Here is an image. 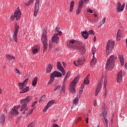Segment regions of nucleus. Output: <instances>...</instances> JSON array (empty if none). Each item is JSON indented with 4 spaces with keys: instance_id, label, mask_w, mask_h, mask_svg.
<instances>
[{
    "instance_id": "603ef678",
    "label": "nucleus",
    "mask_w": 127,
    "mask_h": 127,
    "mask_svg": "<svg viewBox=\"0 0 127 127\" xmlns=\"http://www.w3.org/2000/svg\"><path fill=\"white\" fill-rule=\"evenodd\" d=\"M69 43L71 44H74V43H76V40H70Z\"/></svg>"
},
{
    "instance_id": "b1692460",
    "label": "nucleus",
    "mask_w": 127,
    "mask_h": 127,
    "mask_svg": "<svg viewBox=\"0 0 127 127\" xmlns=\"http://www.w3.org/2000/svg\"><path fill=\"white\" fill-rule=\"evenodd\" d=\"M52 69H53V66L52 65L49 64L47 68V73H50V72H51Z\"/></svg>"
},
{
    "instance_id": "8fccbe9b",
    "label": "nucleus",
    "mask_w": 127,
    "mask_h": 127,
    "mask_svg": "<svg viewBox=\"0 0 127 127\" xmlns=\"http://www.w3.org/2000/svg\"><path fill=\"white\" fill-rule=\"evenodd\" d=\"M62 90L63 93H65V85H64V84H63L62 86Z\"/></svg>"
},
{
    "instance_id": "4468645a",
    "label": "nucleus",
    "mask_w": 127,
    "mask_h": 127,
    "mask_svg": "<svg viewBox=\"0 0 127 127\" xmlns=\"http://www.w3.org/2000/svg\"><path fill=\"white\" fill-rule=\"evenodd\" d=\"M101 88H102V83H98L97 85V88L95 92V96H98L99 93L101 91Z\"/></svg>"
},
{
    "instance_id": "cd10ccee",
    "label": "nucleus",
    "mask_w": 127,
    "mask_h": 127,
    "mask_svg": "<svg viewBox=\"0 0 127 127\" xmlns=\"http://www.w3.org/2000/svg\"><path fill=\"white\" fill-rule=\"evenodd\" d=\"M55 103H56L55 100H52V101H50L49 102H48V104H47V105L49 108L50 107H51V106H52V105H54V104H55Z\"/></svg>"
},
{
    "instance_id": "c03bdc74",
    "label": "nucleus",
    "mask_w": 127,
    "mask_h": 127,
    "mask_svg": "<svg viewBox=\"0 0 127 127\" xmlns=\"http://www.w3.org/2000/svg\"><path fill=\"white\" fill-rule=\"evenodd\" d=\"M67 46L69 47V48H72L73 45H72V44L69 42L67 43Z\"/></svg>"
},
{
    "instance_id": "ea45409f",
    "label": "nucleus",
    "mask_w": 127,
    "mask_h": 127,
    "mask_svg": "<svg viewBox=\"0 0 127 127\" xmlns=\"http://www.w3.org/2000/svg\"><path fill=\"white\" fill-rule=\"evenodd\" d=\"M60 29V27H59V25H58L57 27L55 29V32H57V33H59V32H58V30Z\"/></svg>"
},
{
    "instance_id": "e2e57ef3",
    "label": "nucleus",
    "mask_w": 127,
    "mask_h": 127,
    "mask_svg": "<svg viewBox=\"0 0 127 127\" xmlns=\"http://www.w3.org/2000/svg\"><path fill=\"white\" fill-rule=\"evenodd\" d=\"M14 18H15V16H13V15H12V16H11V19L12 20H13V19H14Z\"/></svg>"
},
{
    "instance_id": "f257e3e1",
    "label": "nucleus",
    "mask_w": 127,
    "mask_h": 127,
    "mask_svg": "<svg viewBox=\"0 0 127 127\" xmlns=\"http://www.w3.org/2000/svg\"><path fill=\"white\" fill-rule=\"evenodd\" d=\"M31 100H32V97L29 96L20 101V103L21 104L20 111L21 112H22H22L23 115H25V114H26L25 112H26L28 109V108H27V105L29 104V102H31Z\"/></svg>"
},
{
    "instance_id": "58836bf2",
    "label": "nucleus",
    "mask_w": 127,
    "mask_h": 127,
    "mask_svg": "<svg viewBox=\"0 0 127 127\" xmlns=\"http://www.w3.org/2000/svg\"><path fill=\"white\" fill-rule=\"evenodd\" d=\"M60 88H61V85H58L56 87V88H54V91L55 92V91H57V90H58V89H60Z\"/></svg>"
},
{
    "instance_id": "a19ab883",
    "label": "nucleus",
    "mask_w": 127,
    "mask_h": 127,
    "mask_svg": "<svg viewBox=\"0 0 127 127\" xmlns=\"http://www.w3.org/2000/svg\"><path fill=\"white\" fill-rule=\"evenodd\" d=\"M91 22H94V23H97V22H98V19L94 18L92 20H91Z\"/></svg>"
},
{
    "instance_id": "c9c22d12",
    "label": "nucleus",
    "mask_w": 127,
    "mask_h": 127,
    "mask_svg": "<svg viewBox=\"0 0 127 127\" xmlns=\"http://www.w3.org/2000/svg\"><path fill=\"white\" fill-rule=\"evenodd\" d=\"M83 60H78L77 61V63L78 64V65H83Z\"/></svg>"
},
{
    "instance_id": "4be33fe9",
    "label": "nucleus",
    "mask_w": 127,
    "mask_h": 127,
    "mask_svg": "<svg viewBox=\"0 0 127 127\" xmlns=\"http://www.w3.org/2000/svg\"><path fill=\"white\" fill-rule=\"evenodd\" d=\"M97 63V59L95 58V56H93V59L91 60V61L90 62V65H96Z\"/></svg>"
},
{
    "instance_id": "09e8293b",
    "label": "nucleus",
    "mask_w": 127,
    "mask_h": 127,
    "mask_svg": "<svg viewBox=\"0 0 127 127\" xmlns=\"http://www.w3.org/2000/svg\"><path fill=\"white\" fill-rule=\"evenodd\" d=\"M88 34H93L94 35V31L93 30H90L88 31Z\"/></svg>"
},
{
    "instance_id": "6e6552de",
    "label": "nucleus",
    "mask_w": 127,
    "mask_h": 127,
    "mask_svg": "<svg viewBox=\"0 0 127 127\" xmlns=\"http://www.w3.org/2000/svg\"><path fill=\"white\" fill-rule=\"evenodd\" d=\"M39 3L40 1L39 0H36L35 2V10L34 12V16H36L37 15V13L39 10Z\"/></svg>"
},
{
    "instance_id": "393cba45",
    "label": "nucleus",
    "mask_w": 127,
    "mask_h": 127,
    "mask_svg": "<svg viewBox=\"0 0 127 127\" xmlns=\"http://www.w3.org/2000/svg\"><path fill=\"white\" fill-rule=\"evenodd\" d=\"M74 4H75V2L74 0L71 1L70 4V12L73 11V7H74Z\"/></svg>"
},
{
    "instance_id": "3c124183",
    "label": "nucleus",
    "mask_w": 127,
    "mask_h": 127,
    "mask_svg": "<svg viewBox=\"0 0 127 127\" xmlns=\"http://www.w3.org/2000/svg\"><path fill=\"white\" fill-rule=\"evenodd\" d=\"M36 104H37V101H34V102H33L31 106L32 107H33L35 105H36Z\"/></svg>"
},
{
    "instance_id": "13d9d810",
    "label": "nucleus",
    "mask_w": 127,
    "mask_h": 127,
    "mask_svg": "<svg viewBox=\"0 0 127 127\" xmlns=\"http://www.w3.org/2000/svg\"><path fill=\"white\" fill-rule=\"evenodd\" d=\"M85 122L86 124H89V118H86Z\"/></svg>"
},
{
    "instance_id": "e433bc0d",
    "label": "nucleus",
    "mask_w": 127,
    "mask_h": 127,
    "mask_svg": "<svg viewBox=\"0 0 127 127\" xmlns=\"http://www.w3.org/2000/svg\"><path fill=\"white\" fill-rule=\"evenodd\" d=\"M96 52H97V51H96V49L93 47L92 49V53L93 56L95 55V54H96Z\"/></svg>"
},
{
    "instance_id": "79ce46f5",
    "label": "nucleus",
    "mask_w": 127,
    "mask_h": 127,
    "mask_svg": "<svg viewBox=\"0 0 127 127\" xmlns=\"http://www.w3.org/2000/svg\"><path fill=\"white\" fill-rule=\"evenodd\" d=\"M44 98H45V95L42 96V97L40 98L39 103H40V102H42V101L44 100Z\"/></svg>"
},
{
    "instance_id": "39448f33",
    "label": "nucleus",
    "mask_w": 127,
    "mask_h": 127,
    "mask_svg": "<svg viewBox=\"0 0 127 127\" xmlns=\"http://www.w3.org/2000/svg\"><path fill=\"white\" fill-rule=\"evenodd\" d=\"M114 47H115V41H109L106 47V52L108 54H110L114 50Z\"/></svg>"
},
{
    "instance_id": "4d7b16f0",
    "label": "nucleus",
    "mask_w": 127,
    "mask_h": 127,
    "mask_svg": "<svg viewBox=\"0 0 127 127\" xmlns=\"http://www.w3.org/2000/svg\"><path fill=\"white\" fill-rule=\"evenodd\" d=\"M87 11L90 12V13H93V10H92V9H89L87 10Z\"/></svg>"
},
{
    "instance_id": "ddd939ff",
    "label": "nucleus",
    "mask_w": 127,
    "mask_h": 127,
    "mask_svg": "<svg viewBox=\"0 0 127 127\" xmlns=\"http://www.w3.org/2000/svg\"><path fill=\"white\" fill-rule=\"evenodd\" d=\"M117 80L118 82H120L123 80V71L121 70L117 74Z\"/></svg>"
},
{
    "instance_id": "7c9ffc66",
    "label": "nucleus",
    "mask_w": 127,
    "mask_h": 127,
    "mask_svg": "<svg viewBox=\"0 0 127 127\" xmlns=\"http://www.w3.org/2000/svg\"><path fill=\"white\" fill-rule=\"evenodd\" d=\"M37 77H35L32 81V85L33 86H36V84H37Z\"/></svg>"
},
{
    "instance_id": "f8f14e48",
    "label": "nucleus",
    "mask_w": 127,
    "mask_h": 127,
    "mask_svg": "<svg viewBox=\"0 0 127 127\" xmlns=\"http://www.w3.org/2000/svg\"><path fill=\"white\" fill-rule=\"evenodd\" d=\"M84 3V1L82 0L78 2L79 6L76 12V14H79L81 12V10H82V8L83 7V4Z\"/></svg>"
},
{
    "instance_id": "6e6d98bb",
    "label": "nucleus",
    "mask_w": 127,
    "mask_h": 127,
    "mask_svg": "<svg viewBox=\"0 0 127 127\" xmlns=\"http://www.w3.org/2000/svg\"><path fill=\"white\" fill-rule=\"evenodd\" d=\"M32 2H33V0H30L29 3L27 4V5H30V4H31V3H32Z\"/></svg>"
},
{
    "instance_id": "412c9836",
    "label": "nucleus",
    "mask_w": 127,
    "mask_h": 127,
    "mask_svg": "<svg viewBox=\"0 0 127 127\" xmlns=\"http://www.w3.org/2000/svg\"><path fill=\"white\" fill-rule=\"evenodd\" d=\"M7 59H8V61H14L15 58L13 57L12 56H10L9 55H7L6 56Z\"/></svg>"
},
{
    "instance_id": "f3484780",
    "label": "nucleus",
    "mask_w": 127,
    "mask_h": 127,
    "mask_svg": "<svg viewBox=\"0 0 127 127\" xmlns=\"http://www.w3.org/2000/svg\"><path fill=\"white\" fill-rule=\"evenodd\" d=\"M81 35H82L83 38H84V39H87V38L89 37V34L88 33L87 31H83L81 33Z\"/></svg>"
},
{
    "instance_id": "4c0bfd02",
    "label": "nucleus",
    "mask_w": 127,
    "mask_h": 127,
    "mask_svg": "<svg viewBox=\"0 0 127 127\" xmlns=\"http://www.w3.org/2000/svg\"><path fill=\"white\" fill-rule=\"evenodd\" d=\"M60 70L62 72L63 75H65V74H66V72H65V69H64V67Z\"/></svg>"
},
{
    "instance_id": "37998d69",
    "label": "nucleus",
    "mask_w": 127,
    "mask_h": 127,
    "mask_svg": "<svg viewBox=\"0 0 127 127\" xmlns=\"http://www.w3.org/2000/svg\"><path fill=\"white\" fill-rule=\"evenodd\" d=\"M83 90H84V88L83 87H81L79 92V95H81V94L83 93Z\"/></svg>"
},
{
    "instance_id": "bb28decb",
    "label": "nucleus",
    "mask_w": 127,
    "mask_h": 127,
    "mask_svg": "<svg viewBox=\"0 0 127 127\" xmlns=\"http://www.w3.org/2000/svg\"><path fill=\"white\" fill-rule=\"evenodd\" d=\"M28 91H29V87L27 86L24 89L22 90L20 93V94H22L23 93H26V92H28Z\"/></svg>"
},
{
    "instance_id": "338daca9",
    "label": "nucleus",
    "mask_w": 127,
    "mask_h": 127,
    "mask_svg": "<svg viewBox=\"0 0 127 127\" xmlns=\"http://www.w3.org/2000/svg\"><path fill=\"white\" fill-rule=\"evenodd\" d=\"M81 120H82V119H81V117L78 118V119L76 121V123L79 122V121H81Z\"/></svg>"
},
{
    "instance_id": "a878e982",
    "label": "nucleus",
    "mask_w": 127,
    "mask_h": 127,
    "mask_svg": "<svg viewBox=\"0 0 127 127\" xmlns=\"http://www.w3.org/2000/svg\"><path fill=\"white\" fill-rule=\"evenodd\" d=\"M53 73L56 77H62V73L58 71H55Z\"/></svg>"
},
{
    "instance_id": "1a4fd4ad",
    "label": "nucleus",
    "mask_w": 127,
    "mask_h": 127,
    "mask_svg": "<svg viewBox=\"0 0 127 127\" xmlns=\"http://www.w3.org/2000/svg\"><path fill=\"white\" fill-rule=\"evenodd\" d=\"M117 12H121V11H123V10H124V8L125 6H126V3H124L122 5V4H121V2H118L117 3Z\"/></svg>"
},
{
    "instance_id": "423d86ee",
    "label": "nucleus",
    "mask_w": 127,
    "mask_h": 127,
    "mask_svg": "<svg viewBox=\"0 0 127 127\" xmlns=\"http://www.w3.org/2000/svg\"><path fill=\"white\" fill-rule=\"evenodd\" d=\"M61 36L62 35V32H59V33H56L54 35V37L52 39V42H57L58 43L59 42V37L58 36Z\"/></svg>"
},
{
    "instance_id": "c85d7f7f",
    "label": "nucleus",
    "mask_w": 127,
    "mask_h": 127,
    "mask_svg": "<svg viewBox=\"0 0 127 127\" xmlns=\"http://www.w3.org/2000/svg\"><path fill=\"white\" fill-rule=\"evenodd\" d=\"M79 99H80V98L78 97L75 98V99L73 100V106H75L76 105H77V104H78V102H79Z\"/></svg>"
},
{
    "instance_id": "473e14b6",
    "label": "nucleus",
    "mask_w": 127,
    "mask_h": 127,
    "mask_svg": "<svg viewBox=\"0 0 127 127\" xmlns=\"http://www.w3.org/2000/svg\"><path fill=\"white\" fill-rule=\"evenodd\" d=\"M32 51L33 52V54H37V53H38V49L36 48L32 49Z\"/></svg>"
},
{
    "instance_id": "052dcab7",
    "label": "nucleus",
    "mask_w": 127,
    "mask_h": 127,
    "mask_svg": "<svg viewBox=\"0 0 127 127\" xmlns=\"http://www.w3.org/2000/svg\"><path fill=\"white\" fill-rule=\"evenodd\" d=\"M53 127H59V126L58 125L54 124L53 125Z\"/></svg>"
},
{
    "instance_id": "c756f323",
    "label": "nucleus",
    "mask_w": 127,
    "mask_h": 127,
    "mask_svg": "<svg viewBox=\"0 0 127 127\" xmlns=\"http://www.w3.org/2000/svg\"><path fill=\"white\" fill-rule=\"evenodd\" d=\"M57 68L59 69V70H61V69H63L64 67L62 66V64H61V63L60 62H58L57 63Z\"/></svg>"
},
{
    "instance_id": "f704fd0d",
    "label": "nucleus",
    "mask_w": 127,
    "mask_h": 127,
    "mask_svg": "<svg viewBox=\"0 0 127 127\" xmlns=\"http://www.w3.org/2000/svg\"><path fill=\"white\" fill-rule=\"evenodd\" d=\"M84 84H88L89 83H90V81H89V78L88 77H86L85 79L84 80Z\"/></svg>"
},
{
    "instance_id": "0eeeda50",
    "label": "nucleus",
    "mask_w": 127,
    "mask_h": 127,
    "mask_svg": "<svg viewBox=\"0 0 127 127\" xmlns=\"http://www.w3.org/2000/svg\"><path fill=\"white\" fill-rule=\"evenodd\" d=\"M19 29V25H18L17 23H16L15 25V30H14V33L13 34V36L15 42H17V33L18 32Z\"/></svg>"
},
{
    "instance_id": "dca6fc26",
    "label": "nucleus",
    "mask_w": 127,
    "mask_h": 127,
    "mask_svg": "<svg viewBox=\"0 0 127 127\" xmlns=\"http://www.w3.org/2000/svg\"><path fill=\"white\" fill-rule=\"evenodd\" d=\"M4 122H5V116L4 115H2L0 118V125L2 126L4 124Z\"/></svg>"
},
{
    "instance_id": "a18cd8bd",
    "label": "nucleus",
    "mask_w": 127,
    "mask_h": 127,
    "mask_svg": "<svg viewBox=\"0 0 127 127\" xmlns=\"http://www.w3.org/2000/svg\"><path fill=\"white\" fill-rule=\"evenodd\" d=\"M20 107L21 108V105H19L18 106H14L13 108H15V109H16L17 110H18V109L20 108Z\"/></svg>"
},
{
    "instance_id": "7ed1b4c3",
    "label": "nucleus",
    "mask_w": 127,
    "mask_h": 127,
    "mask_svg": "<svg viewBox=\"0 0 127 127\" xmlns=\"http://www.w3.org/2000/svg\"><path fill=\"white\" fill-rule=\"evenodd\" d=\"M42 41L44 45V52H46L48 45L47 44V31H45L43 33Z\"/></svg>"
},
{
    "instance_id": "5fc2aeb1",
    "label": "nucleus",
    "mask_w": 127,
    "mask_h": 127,
    "mask_svg": "<svg viewBox=\"0 0 127 127\" xmlns=\"http://www.w3.org/2000/svg\"><path fill=\"white\" fill-rule=\"evenodd\" d=\"M105 22H106V18L104 17L102 21V24H104Z\"/></svg>"
},
{
    "instance_id": "9b49d317",
    "label": "nucleus",
    "mask_w": 127,
    "mask_h": 127,
    "mask_svg": "<svg viewBox=\"0 0 127 127\" xmlns=\"http://www.w3.org/2000/svg\"><path fill=\"white\" fill-rule=\"evenodd\" d=\"M72 49H77L79 50V52H84V47L79 46V45H72Z\"/></svg>"
},
{
    "instance_id": "2f4dec72",
    "label": "nucleus",
    "mask_w": 127,
    "mask_h": 127,
    "mask_svg": "<svg viewBox=\"0 0 127 127\" xmlns=\"http://www.w3.org/2000/svg\"><path fill=\"white\" fill-rule=\"evenodd\" d=\"M107 110H105L103 113H102V116H103L104 119H107L108 116L107 115Z\"/></svg>"
},
{
    "instance_id": "bf43d9fd",
    "label": "nucleus",
    "mask_w": 127,
    "mask_h": 127,
    "mask_svg": "<svg viewBox=\"0 0 127 127\" xmlns=\"http://www.w3.org/2000/svg\"><path fill=\"white\" fill-rule=\"evenodd\" d=\"M104 120L106 124V125H108V119H107V118H105Z\"/></svg>"
},
{
    "instance_id": "0e129e2a",
    "label": "nucleus",
    "mask_w": 127,
    "mask_h": 127,
    "mask_svg": "<svg viewBox=\"0 0 127 127\" xmlns=\"http://www.w3.org/2000/svg\"><path fill=\"white\" fill-rule=\"evenodd\" d=\"M73 64L75 65V66H76V67H78V66H79V64H77L76 63V62H73Z\"/></svg>"
},
{
    "instance_id": "2eb2a0df",
    "label": "nucleus",
    "mask_w": 127,
    "mask_h": 127,
    "mask_svg": "<svg viewBox=\"0 0 127 127\" xmlns=\"http://www.w3.org/2000/svg\"><path fill=\"white\" fill-rule=\"evenodd\" d=\"M107 78H105L104 82V87L105 89V91L104 92V98L107 97V88H106V87H107Z\"/></svg>"
},
{
    "instance_id": "aec40b11",
    "label": "nucleus",
    "mask_w": 127,
    "mask_h": 127,
    "mask_svg": "<svg viewBox=\"0 0 127 127\" xmlns=\"http://www.w3.org/2000/svg\"><path fill=\"white\" fill-rule=\"evenodd\" d=\"M55 77H56V76L55 75L54 73H53L51 74L50 80V82H49V84H52V82H53L54 80L55 79Z\"/></svg>"
},
{
    "instance_id": "a211bd4d",
    "label": "nucleus",
    "mask_w": 127,
    "mask_h": 127,
    "mask_svg": "<svg viewBox=\"0 0 127 127\" xmlns=\"http://www.w3.org/2000/svg\"><path fill=\"white\" fill-rule=\"evenodd\" d=\"M10 114L12 116H15L18 114V111L15 109V108L13 107L10 111Z\"/></svg>"
},
{
    "instance_id": "680f3d73",
    "label": "nucleus",
    "mask_w": 127,
    "mask_h": 127,
    "mask_svg": "<svg viewBox=\"0 0 127 127\" xmlns=\"http://www.w3.org/2000/svg\"><path fill=\"white\" fill-rule=\"evenodd\" d=\"M28 81V78H26L24 82H23V83L25 84V83H26V82Z\"/></svg>"
},
{
    "instance_id": "20e7f679",
    "label": "nucleus",
    "mask_w": 127,
    "mask_h": 127,
    "mask_svg": "<svg viewBox=\"0 0 127 127\" xmlns=\"http://www.w3.org/2000/svg\"><path fill=\"white\" fill-rule=\"evenodd\" d=\"M79 78L80 77L76 76L74 78V80L70 84L69 90L70 92H71V93H75V92H76V89H75V87H76V84L78 83Z\"/></svg>"
},
{
    "instance_id": "774afa93",
    "label": "nucleus",
    "mask_w": 127,
    "mask_h": 127,
    "mask_svg": "<svg viewBox=\"0 0 127 127\" xmlns=\"http://www.w3.org/2000/svg\"><path fill=\"white\" fill-rule=\"evenodd\" d=\"M15 73H18L19 72V70H18L17 68L15 69Z\"/></svg>"
},
{
    "instance_id": "f03ea898",
    "label": "nucleus",
    "mask_w": 127,
    "mask_h": 127,
    "mask_svg": "<svg viewBox=\"0 0 127 127\" xmlns=\"http://www.w3.org/2000/svg\"><path fill=\"white\" fill-rule=\"evenodd\" d=\"M117 59V57L115 58V56H111L109 59L107 61L106 65V69L107 70H110L112 71L114 67H115V60Z\"/></svg>"
},
{
    "instance_id": "69168bd1",
    "label": "nucleus",
    "mask_w": 127,
    "mask_h": 127,
    "mask_svg": "<svg viewBox=\"0 0 127 127\" xmlns=\"http://www.w3.org/2000/svg\"><path fill=\"white\" fill-rule=\"evenodd\" d=\"M94 105L97 106V101H96V100L94 101Z\"/></svg>"
},
{
    "instance_id": "de8ad7c7",
    "label": "nucleus",
    "mask_w": 127,
    "mask_h": 127,
    "mask_svg": "<svg viewBox=\"0 0 127 127\" xmlns=\"http://www.w3.org/2000/svg\"><path fill=\"white\" fill-rule=\"evenodd\" d=\"M49 108V107L47 105L46 107L43 110L44 113H45V112H46V111H47V110H48Z\"/></svg>"
},
{
    "instance_id": "5701e85b",
    "label": "nucleus",
    "mask_w": 127,
    "mask_h": 127,
    "mask_svg": "<svg viewBox=\"0 0 127 127\" xmlns=\"http://www.w3.org/2000/svg\"><path fill=\"white\" fill-rule=\"evenodd\" d=\"M119 60L121 63V65L124 66L125 64V60H124V56H120L119 57Z\"/></svg>"
},
{
    "instance_id": "6ab92c4d",
    "label": "nucleus",
    "mask_w": 127,
    "mask_h": 127,
    "mask_svg": "<svg viewBox=\"0 0 127 127\" xmlns=\"http://www.w3.org/2000/svg\"><path fill=\"white\" fill-rule=\"evenodd\" d=\"M122 31L121 30H119L117 32V40H121V39L122 38Z\"/></svg>"
},
{
    "instance_id": "864d4df0",
    "label": "nucleus",
    "mask_w": 127,
    "mask_h": 127,
    "mask_svg": "<svg viewBox=\"0 0 127 127\" xmlns=\"http://www.w3.org/2000/svg\"><path fill=\"white\" fill-rule=\"evenodd\" d=\"M33 113V109H31V110H30L28 112V115H31V114Z\"/></svg>"
},
{
    "instance_id": "9d476101",
    "label": "nucleus",
    "mask_w": 127,
    "mask_h": 127,
    "mask_svg": "<svg viewBox=\"0 0 127 127\" xmlns=\"http://www.w3.org/2000/svg\"><path fill=\"white\" fill-rule=\"evenodd\" d=\"M17 10L15 11V13H14V15L15 17H16V20H18L19 18H20V17L21 16V12L19 10V7H18L17 8Z\"/></svg>"
},
{
    "instance_id": "49530a36",
    "label": "nucleus",
    "mask_w": 127,
    "mask_h": 127,
    "mask_svg": "<svg viewBox=\"0 0 127 127\" xmlns=\"http://www.w3.org/2000/svg\"><path fill=\"white\" fill-rule=\"evenodd\" d=\"M102 110H103V111H106V107L105 106V104H102Z\"/></svg>"
},
{
    "instance_id": "72a5a7b5",
    "label": "nucleus",
    "mask_w": 127,
    "mask_h": 127,
    "mask_svg": "<svg viewBox=\"0 0 127 127\" xmlns=\"http://www.w3.org/2000/svg\"><path fill=\"white\" fill-rule=\"evenodd\" d=\"M18 85L20 89H21V90H22V89H23V87H24V84L23 83H18Z\"/></svg>"
}]
</instances>
